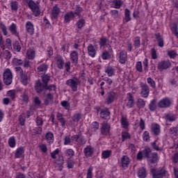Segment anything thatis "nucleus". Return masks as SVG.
I'll return each instance as SVG.
<instances>
[{
    "label": "nucleus",
    "mask_w": 178,
    "mask_h": 178,
    "mask_svg": "<svg viewBox=\"0 0 178 178\" xmlns=\"http://www.w3.org/2000/svg\"><path fill=\"white\" fill-rule=\"evenodd\" d=\"M59 152H60V149L57 148L54 151H53L50 155L52 159H56V155H59Z\"/></svg>",
    "instance_id": "0e129e2a"
},
{
    "label": "nucleus",
    "mask_w": 178,
    "mask_h": 178,
    "mask_svg": "<svg viewBox=\"0 0 178 178\" xmlns=\"http://www.w3.org/2000/svg\"><path fill=\"white\" fill-rule=\"evenodd\" d=\"M109 42V39L105 36H102L100 38L99 41V44L100 46V48H102V47L106 46V44Z\"/></svg>",
    "instance_id": "58836bf2"
},
{
    "label": "nucleus",
    "mask_w": 178,
    "mask_h": 178,
    "mask_svg": "<svg viewBox=\"0 0 178 178\" xmlns=\"http://www.w3.org/2000/svg\"><path fill=\"white\" fill-rule=\"evenodd\" d=\"M127 61V52L124 50H122L119 54V62L122 63V65H124Z\"/></svg>",
    "instance_id": "a211bd4d"
},
{
    "label": "nucleus",
    "mask_w": 178,
    "mask_h": 178,
    "mask_svg": "<svg viewBox=\"0 0 178 178\" xmlns=\"http://www.w3.org/2000/svg\"><path fill=\"white\" fill-rule=\"evenodd\" d=\"M15 72L19 76L21 83H22V84H24V86H27V84H29V81L30 80V78L29 77V76H27V73H26V72L23 71V69L22 68V67H15Z\"/></svg>",
    "instance_id": "20e7f679"
},
{
    "label": "nucleus",
    "mask_w": 178,
    "mask_h": 178,
    "mask_svg": "<svg viewBox=\"0 0 178 178\" xmlns=\"http://www.w3.org/2000/svg\"><path fill=\"white\" fill-rule=\"evenodd\" d=\"M25 29L26 32L30 34V35H33L34 34V24L30 21H28L25 25Z\"/></svg>",
    "instance_id": "4be33fe9"
},
{
    "label": "nucleus",
    "mask_w": 178,
    "mask_h": 178,
    "mask_svg": "<svg viewBox=\"0 0 178 178\" xmlns=\"http://www.w3.org/2000/svg\"><path fill=\"white\" fill-rule=\"evenodd\" d=\"M131 20V17L130 16V10L126 8L124 10V22L125 23H129Z\"/></svg>",
    "instance_id": "79ce46f5"
},
{
    "label": "nucleus",
    "mask_w": 178,
    "mask_h": 178,
    "mask_svg": "<svg viewBox=\"0 0 178 178\" xmlns=\"http://www.w3.org/2000/svg\"><path fill=\"white\" fill-rule=\"evenodd\" d=\"M173 104V101L169 97H164L161 99L157 104L159 108H170Z\"/></svg>",
    "instance_id": "6e6552de"
},
{
    "label": "nucleus",
    "mask_w": 178,
    "mask_h": 178,
    "mask_svg": "<svg viewBox=\"0 0 178 178\" xmlns=\"http://www.w3.org/2000/svg\"><path fill=\"white\" fill-rule=\"evenodd\" d=\"M130 138H131V136L130 135V134H129V132H127V131L122 132V143H124V141H126V140H127V139L130 140Z\"/></svg>",
    "instance_id": "de8ad7c7"
},
{
    "label": "nucleus",
    "mask_w": 178,
    "mask_h": 178,
    "mask_svg": "<svg viewBox=\"0 0 178 178\" xmlns=\"http://www.w3.org/2000/svg\"><path fill=\"white\" fill-rule=\"evenodd\" d=\"M26 57L30 60H33L35 58V51L33 49H29L26 52Z\"/></svg>",
    "instance_id": "ea45409f"
},
{
    "label": "nucleus",
    "mask_w": 178,
    "mask_h": 178,
    "mask_svg": "<svg viewBox=\"0 0 178 178\" xmlns=\"http://www.w3.org/2000/svg\"><path fill=\"white\" fill-rule=\"evenodd\" d=\"M87 49L89 56H91V58H95V55H97V51H98V46H94L92 44H89Z\"/></svg>",
    "instance_id": "ddd939ff"
},
{
    "label": "nucleus",
    "mask_w": 178,
    "mask_h": 178,
    "mask_svg": "<svg viewBox=\"0 0 178 178\" xmlns=\"http://www.w3.org/2000/svg\"><path fill=\"white\" fill-rule=\"evenodd\" d=\"M143 141L148 143V141H149L150 140L149 132H148L147 131H145L143 134Z\"/></svg>",
    "instance_id": "680f3d73"
},
{
    "label": "nucleus",
    "mask_w": 178,
    "mask_h": 178,
    "mask_svg": "<svg viewBox=\"0 0 178 178\" xmlns=\"http://www.w3.org/2000/svg\"><path fill=\"white\" fill-rule=\"evenodd\" d=\"M152 159L150 160L151 163H156L158 162L159 158L158 157V153H152L151 155Z\"/></svg>",
    "instance_id": "864d4df0"
},
{
    "label": "nucleus",
    "mask_w": 178,
    "mask_h": 178,
    "mask_svg": "<svg viewBox=\"0 0 178 178\" xmlns=\"http://www.w3.org/2000/svg\"><path fill=\"white\" fill-rule=\"evenodd\" d=\"M24 155V147H18L15 153V158H23Z\"/></svg>",
    "instance_id": "c756f323"
},
{
    "label": "nucleus",
    "mask_w": 178,
    "mask_h": 178,
    "mask_svg": "<svg viewBox=\"0 0 178 178\" xmlns=\"http://www.w3.org/2000/svg\"><path fill=\"white\" fill-rule=\"evenodd\" d=\"M8 145L10 148H15L16 147V139L15 136H12L8 140Z\"/></svg>",
    "instance_id": "8fccbe9b"
},
{
    "label": "nucleus",
    "mask_w": 178,
    "mask_h": 178,
    "mask_svg": "<svg viewBox=\"0 0 178 178\" xmlns=\"http://www.w3.org/2000/svg\"><path fill=\"white\" fill-rule=\"evenodd\" d=\"M86 24V20H84V19H80L77 22H76V26L77 28L79 30H81V29H83V27H84V25Z\"/></svg>",
    "instance_id": "5fc2aeb1"
},
{
    "label": "nucleus",
    "mask_w": 178,
    "mask_h": 178,
    "mask_svg": "<svg viewBox=\"0 0 178 178\" xmlns=\"http://www.w3.org/2000/svg\"><path fill=\"white\" fill-rule=\"evenodd\" d=\"M151 147L154 149V151H163V144L162 141L159 140H156L153 143H150Z\"/></svg>",
    "instance_id": "4468645a"
},
{
    "label": "nucleus",
    "mask_w": 178,
    "mask_h": 178,
    "mask_svg": "<svg viewBox=\"0 0 178 178\" xmlns=\"http://www.w3.org/2000/svg\"><path fill=\"white\" fill-rule=\"evenodd\" d=\"M127 104H126V106H127L128 108H133V106H134V97L133 96V95L131 93H127Z\"/></svg>",
    "instance_id": "dca6fc26"
},
{
    "label": "nucleus",
    "mask_w": 178,
    "mask_h": 178,
    "mask_svg": "<svg viewBox=\"0 0 178 178\" xmlns=\"http://www.w3.org/2000/svg\"><path fill=\"white\" fill-rule=\"evenodd\" d=\"M112 154V151L111 150H105L102 152V158L104 159H106V158H109Z\"/></svg>",
    "instance_id": "69168bd1"
},
{
    "label": "nucleus",
    "mask_w": 178,
    "mask_h": 178,
    "mask_svg": "<svg viewBox=\"0 0 178 178\" xmlns=\"http://www.w3.org/2000/svg\"><path fill=\"white\" fill-rule=\"evenodd\" d=\"M80 119H81V113H76L72 117L73 122H80Z\"/></svg>",
    "instance_id": "338daca9"
},
{
    "label": "nucleus",
    "mask_w": 178,
    "mask_h": 178,
    "mask_svg": "<svg viewBox=\"0 0 178 178\" xmlns=\"http://www.w3.org/2000/svg\"><path fill=\"white\" fill-rule=\"evenodd\" d=\"M105 73H106L108 77H112V76H115V68L112 66L108 65L105 68Z\"/></svg>",
    "instance_id": "2f4dec72"
},
{
    "label": "nucleus",
    "mask_w": 178,
    "mask_h": 178,
    "mask_svg": "<svg viewBox=\"0 0 178 178\" xmlns=\"http://www.w3.org/2000/svg\"><path fill=\"white\" fill-rule=\"evenodd\" d=\"M120 122L122 129H127L129 126V119H127V116L126 115H122Z\"/></svg>",
    "instance_id": "cd10ccee"
},
{
    "label": "nucleus",
    "mask_w": 178,
    "mask_h": 178,
    "mask_svg": "<svg viewBox=\"0 0 178 178\" xmlns=\"http://www.w3.org/2000/svg\"><path fill=\"white\" fill-rule=\"evenodd\" d=\"M142 152L144 158H147V159H149V158H151V155L152 154V149L151 147H145Z\"/></svg>",
    "instance_id": "7c9ffc66"
},
{
    "label": "nucleus",
    "mask_w": 178,
    "mask_h": 178,
    "mask_svg": "<svg viewBox=\"0 0 178 178\" xmlns=\"http://www.w3.org/2000/svg\"><path fill=\"white\" fill-rule=\"evenodd\" d=\"M147 84H149L151 88H153V90H155V88H156V83L152 79V78L148 77L147 79Z\"/></svg>",
    "instance_id": "a18cd8bd"
},
{
    "label": "nucleus",
    "mask_w": 178,
    "mask_h": 178,
    "mask_svg": "<svg viewBox=\"0 0 178 178\" xmlns=\"http://www.w3.org/2000/svg\"><path fill=\"white\" fill-rule=\"evenodd\" d=\"M156 108H158V106H156V99H154L149 104V109L151 112H154V111H156Z\"/></svg>",
    "instance_id": "4c0bfd02"
},
{
    "label": "nucleus",
    "mask_w": 178,
    "mask_h": 178,
    "mask_svg": "<svg viewBox=\"0 0 178 178\" xmlns=\"http://www.w3.org/2000/svg\"><path fill=\"white\" fill-rule=\"evenodd\" d=\"M137 106L141 109L145 106V101L143 99H138L137 102Z\"/></svg>",
    "instance_id": "e2e57ef3"
},
{
    "label": "nucleus",
    "mask_w": 178,
    "mask_h": 178,
    "mask_svg": "<svg viewBox=\"0 0 178 178\" xmlns=\"http://www.w3.org/2000/svg\"><path fill=\"white\" fill-rule=\"evenodd\" d=\"M48 70V65L42 64L38 67V73H41V72H47Z\"/></svg>",
    "instance_id": "3c124183"
},
{
    "label": "nucleus",
    "mask_w": 178,
    "mask_h": 178,
    "mask_svg": "<svg viewBox=\"0 0 178 178\" xmlns=\"http://www.w3.org/2000/svg\"><path fill=\"white\" fill-rule=\"evenodd\" d=\"M0 29H1L3 35H8V27H6V25H5L2 22H1L0 23Z\"/></svg>",
    "instance_id": "4d7b16f0"
},
{
    "label": "nucleus",
    "mask_w": 178,
    "mask_h": 178,
    "mask_svg": "<svg viewBox=\"0 0 178 178\" xmlns=\"http://www.w3.org/2000/svg\"><path fill=\"white\" fill-rule=\"evenodd\" d=\"M13 63L15 66H22L24 63L23 60L19 58H13Z\"/></svg>",
    "instance_id": "bf43d9fd"
},
{
    "label": "nucleus",
    "mask_w": 178,
    "mask_h": 178,
    "mask_svg": "<svg viewBox=\"0 0 178 178\" xmlns=\"http://www.w3.org/2000/svg\"><path fill=\"white\" fill-rule=\"evenodd\" d=\"M65 154L68 159H72V158L74 156V150L72 149H67L65 150Z\"/></svg>",
    "instance_id": "c03bdc74"
},
{
    "label": "nucleus",
    "mask_w": 178,
    "mask_h": 178,
    "mask_svg": "<svg viewBox=\"0 0 178 178\" xmlns=\"http://www.w3.org/2000/svg\"><path fill=\"white\" fill-rule=\"evenodd\" d=\"M8 30L13 35H15V37H19V32L17 31V26L16 24L13 23L11 25H10Z\"/></svg>",
    "instance_id": "393cba45"
},
{
    "label": "nucleus",
    "mask_w": 178,
    "mask_h": 178,
    "mask_svg": "<svg viewBox=\"0 0 178 178\" xmlns=\"http://www.w3.org/2000/svg\"><path fill=\"white\" fill-rule=\"evenodd\" d=\"M49 80H51V76L47 74H44L42 75V81L43 83L40 80L35 81V90L38 94H42L44 92V89L47 88Z\"/></svg>",
    "instance_id": "f257e3e1"
},
{
    "label": "nucleus",
    "mask_w": 178,
    "mask_h": 178,
    "mask_svg": "<svg viewBox=\"0 0 178 178\" xmlns=\"http://www.w3.org/2000/svg\"><path fill=\"white\" fill-rule=\"evenodd\" d=\"M45 140L47 141L49 145L53 144L54 140V134L51 131H48L45 135Z\"/></svg>",
    "instance_id": "c85d7f7f"
},
{
    "label": "nucleus",
    "mask_w": 178,
    "mask_h": 178,
    "mask_svg": "<svg viewBox=\"0 0 178 178\" xmlns=\"http://www.w3.org/2000/svg\"><path fill=\"white\" fill-rule=\"evenodd\" d=\"M72 141H75V143H77L79 145H85L86 143H87V140L85 139L82 133H79L76 135L72 136Z\"/></svg>",
    "instance_id": "9b49d317"
},
{
    "label": "nucleus",
    "mask_w": 178,
    "mask_h": 178,
    "mask_svg": "<svg viewBox=\"0 0 178 178\" xmlns=\"http://www.w3.org/2000/svg\"><path fill=\"white\" fill-rule=\"evenodd\" d=\"M56 65L58 69L62 70L63 69V66H65L66 72H70V61H67L65 63V60H63V57L62 56L57 54L55 57Z\"/></svg>",
    "instance_id": "f03ea898"
},
{
    "label": "nucleus",
    "mask_w": 178,
    "mask_h": 178,
    "mask_svg": "<svg viewBox=\"0 0 178 178\" xmlns=\"http://www.w3.org/2000/svg\"><path fill=\"white\" fill-rule=\"evenodd\" d=\"M121 163L124 169H127L129 165H130V158L127 156H123L121 159Z\"/></svg>",
    "instance_id": "a878e982"
},
{
    "label": "nucleus",
    "mask_w": 178,
    "mask_h": 178,
    "mask_svg": "<svg viewBox=\"0 0 178 178\" xmlns=\"http://www.w3.org/2000/svg\"><path fill=\"white\" fill-rule=\"evenodd\" d=\"M153 178H163L166 176L168 171L165 168L152 169L151 170Z\"/></svg>",
    "instance_id": "1a4fd4ad"
},
{
    "label": "nucleus",
    "mask_w": 178,
    "mask_h": 178,
    "mask_svg": "<svg viewBox=\"0 0 178 178\" xmlns=\"http://www.w3.org/2000/svg\"><path fill=\"white\" fill-rule=\"evenodd\" d=\"M60 105H61V106L65 108L67 111H70V103L68 102L67 101L64 100V101L61 102Z\"/></svg>",
    "instance_id": "052dcab7"
},
{
    "label": "nucleus",
    "mask_w": 178,
    "mask_h": 178,
    "mask_svg": "<svg viewBox=\"0 0 178 178\" xmlns=\"http://www.w3.org/2000/svg\"><path fill=\"white\" fill-rule=\"evenodd\" d=\"M13 80V74L9 69H6L3 74V81L6 86H10Z\"/></svg>",
    "instance_id": "423d86ee"
},
{
    "label": "nucleus",
    "mask_w": 178,
    "mask_h": 178,
    "mask_svg": "<svg viewBox=\"0 0 178 178\" xmlns=\"http://www.w3.org/2000/svg\"><path fill=\"white\" fill-rule=\"evenodd\" d=\"M33 131L34 136H37V134L41 135V134H42V127H35L33 129Z\"/></svg>",
    "instance_id": "13d9d810"
},
{
    "label": "nucleus",
    "mask_w": 178,
    "mask_h": 178,
    "mask_svg": "<svg viewBox=\"0 0 178 178\" xmlns=\"http://www.w3.org/2000/svg\"><path fill=\"white\" fill-rule=\"evenodd\" d=\"M103 80L106 82V88H111V86H112L113 81L109 77H104Z\"/></svg>",
    "instance_id": "09e8293b"
},
{
    "label": "nucleus",
    "mask_w": 178,
    "mask_h": 178,
    "mask_svg": "<svg viewBox=\"0 0 178 178\" xmlns=\"http://www.w3.org/2000/svg\"><path fill=\"white\" fill-rule=\"evenodd\" d=\"M74 16L73 15V11H70L67 13L64 16V22L65 23H70L72 19H74Z\"/></svg>",
    "instance_id": "473e14b6"
},
{
    "label": "nucleus",
    "mask_w": 178,
    "mask_h": 178,
    "mask_svg": "<svg viewBox=\"0 0 178 178\" xmlns=\"http://www.w3.org/2000/svg\"><path fill=\"white\" fill-rule=\"evenodd\" d=\"M100 133L102 136H111V124L108 122H103L101 124Z\"/></svg>",
    "instance_id": "0eeeda50"
},
{
    "label": "nucleus",
    "mask_w": 178,
    "mask_h": 178,
    "mask_svg": "<svg viewBox=\"0 0 178 178\" xmlns=\"http://www.w3.org/2000/svg\"><path fill=\"white\" fill-rule=\"evenodd\" d=\"M151 131L154 136H159V134H161V126L158 124H152L151 126Z\"/></svg>",
    "instance_id": "412c9836"
},
{
    "label": "nucleus",
    "mask_w": 178,
    "mask_h": 178,
    "mask_svg": "<svg viewBox=\"0 0 178 178\" xmlns=\"http://www.w3.org/2000/svg\"><path fill=\"white\" fill-rule=\"evenodd\" d=\"M165 119L166 122H175L176 119H177V115L172 113L165 114Z\"/></svg>",
    "instance_id": "c9c22d12"
},
{
    "label": "nucleus",
    "mask_w": 178,
    "mask_h": 178,
    "mask_svg": "<svg viewBox=\"0 0 178 178\" xmlns=\"http://www.w3.org/2000/svg\"><path fill=\"white\" fill-rule=\"evenodd\" d=\"M99 115L101 119H104V120H109L111 119V111H109V108H108L102 109Z\"/></svg>",
    "instance_id": "2eb2a0df"
},
{
    "label": "nucleus",
    "mask_w": 178,
    "mask_h": 178,
    "mask_svg": "<svg viewBox=\"0 0 178 178\" xmlns=\"http://www.w3.org/2000/svg\"><path fill=\"white\" fill-rule=\"evenodd\" d=\"M102 58L104 60H106L108 59H111V58L112 57V54H111V53L106 50H104L102 54Z\"/></svg>",
    "instance_id": "37998d69"
},
{
    "label": "nucleus",
    "mask_w": 178,
    "mask_h": 178,
    "mask_svg": "<svg viewBox=\"0 0 178 178\" xmlns=\"http://www.w3.org/2000/svg\"><path fill=\"white\" fill-rule=\"evenodd\" d=\"M56 86L55 85H50V86H48L44 88L43 89V92H42V94L43 93L44 95L47 94V92L48 91H56Z\"/></svg>",
    "instance_id": "a19ab883"
},
{
    "label": "nucleus",
    "mask_w": 178,
    "mask_h": 178,
    "mask_svg": "<svg viewBox=\"0 0 178 178\" xmlns=\"http://www.w3.org/2000/svg\"><path fill=\"white\" fill-rule=\"evenodd\" d=\"M81 12H83V8H81L80 6H76L73 15L75 17H76V16L81 17Z\"/></svg>",
    "instance_id": "e433bc0d"
},
{
    "label": "nucleus",
    "mask_w": 178,
    "mask_h": 178,
    "mask_svg": "<svg viewBox=\"0 0 178 178\" xmlns=\"http://www.w3.org/2000/svg\"><path fill=\"white\" fill-rule=\"evenodd\" d=\"M64 145H73V140L72 139V136H66L64 139Z\"/></svg>",
    "instance_id": "49530a36"
},
{
    "label": "nucleus",
    "mask_w": 178,
    "mask_h": 178,
    "mask_svg": "<svg viewBox=\"0 0 178 178\" xmlns=\"http://www.w3.org/2000/svg\"><path fill=\"white\" fill-rule=\"evenodd\" d=\"M65 84L67 87L71 88L72 91L76 92L77 91V88L81 84V81L77 77H73L70 79L65 81Z\"/></svg>",
    "instance_id": "7ed1b4c3"
},
{
    "label": "nucleus",
    "mask_w": 178,
    "mask_h": 178,
    "mask_svg": "<svg viewBox=\"0 0 178 178\" xmlns=\"http://www.w3.org/2000/svg\"><path fill=\"white\" fill-rule=\"evenodd\" d=\"M140 97L142 98H147L149 97V86L144 82L140 83Z\"/></svg>",
    "instance_id": "9d476101"
},
{
    "label": "nucleus",
    "mask_w": 178,
    "mask_h": 178,
    "mask_svg": "<svg viewBox=\"0 0 178 178\" xmlns=\"http://www.w3.org/2000/svg\"><path fill=\"white\" fill-rule=\"evenodd\" d=\"M28 6L32 10L33 15L35 16V17L41 15V9H40L39 3H36L33 0H29L28 1Z\"/></svg>",
    "instance_id": "39448f33"
},
{
    "label": "nucleus",
    "mask_w": 178,
    "mask_h": 178,
    "mask_svg": "<svg viewBox=\"0 0 178 178\" xmlns=\"http://www.w3.org/2000/svg\"><path fill=\"white\" fill-rule=\"evenodd\" d=\"M29 93H27V92L26 91H24L20 96V100L23 104H29Z\"/></svg>",
    "instance_id": "72a5a7b5"
},
{
    "label": "nucleus",
    "mask_w": 178,
    "mask_h": 178,
    "mask_svg": "<svg viewBox=\"0 0 178 178\" xmlns=\"http://www.w3.org/2000/svg\"><path fill=\"white\" fill-rule=\"evenodd\" d=\"M60 13V8L58 7V5L56 4L54 6H53V8L51 10V16L53 19H58V16H59V14Z\"/></svg>",
    "instance_id": "bb28decb"
},
{
    "label": "nucleus",
    "mask_w": 178,
    "mask_h": 178,
    "mask_svg": "<svg viewBox=\"0 0 178 178\" xmlns=\"http://www.w3.org/2000/svg\"><path fill=\"white\" fill-rule=\"evenodd\" d=\"M13 49L15 51H17V52H20L22 51V46L20 45V42L19 41H15L13 44Z\"/></svg>",
    "instance_id": "6e6d98bb"
},
{
    "label": "nucleus",
    "mask_w": 178,
    "mask_h": 178,
    "mask_svg": "<svg viewBox=\"0 0 178 178\" xmlns=\"http://www.w3.org/2000/svg\"><path fill=\"white\" fill-rule=\"evenodd\" d=\"M43 94V95H44V105H49V104H52L53 101H54V95H52V93L49 92L47 94Z\"/></svg>",
    "instance_id": "5701e85b"
},
{
    "label": "nucleus",
    "mask_w": 178,
    "mask_h": 178,
    "mask_svg": "<svg viewBox=\"0 0 178 178\" xmlns=\"http://www.w3.org/2000/svg\"><path fill=\"white\" fill-rule=\"evenodd\" d=\"M115 97H116V93H115L114 92H108L107 97L106 98V104H107V105L112 104V102L115 101Z\"/></svg>",
    "instance_id": "aec40b11"
},
{
    "label": "nucleus",
    "mask_w": 178,
    "mask_h": 178,
    "mask_svg": "<svg viewBox=\"0 0 178 178\" xmlns=\"http://www.w3.org/2000/svg\"><path fill=\"white\" fill-rule=\"evenodd\" d=\"M170 66H172V63H170L169 60H165L159 62L157 67L160 72H162V70H166L167 69H169Z\"/></svg>",
    "instance_id": "f8f14e48"
},
{
    "label": "nucleus",
    "mask_w": 178,
    "mask_h": 178,
    "mask_svg": "<svg viewBox=\"0 0 178 178\" xmlns=\"http://www.w3.org/2000/svg\"><path fill=\"white\" fill-rule=\"evenodd\" d=\"M178 129L177 127H171L169 129V134L170 136H176L177 134Z\"/></svg>",
    "instance_id": "774afa93"
},
{
    "label": "nucleus",
    "mask_w": 178,
    "mask_h": 178,
    "mask_svg": "<svg viewBox=\"0 0 178 178\" xmlns=\"http://www.w3.org/2000/svg\"><path fill=\"white\" fill-rule=\"evenodd\" d=\"M154 36L157 41L158 46L160 47V48H163L165 45V40H163V37L161 36L159 33H155Z\"/></svg>",
    "instance_id": "6ab92c4d"
},
{
    "label": "nucleus",
    "mask_w": 178,
    "mask_h": 178,
    "mask_svg": "<svg viewBox=\"0 0 178 178\" xmlns=\"http://www.w3.org/2000/svg\"><path fill=\"white\" fill-rule=\"evenodd\" d=\"M138 177L139 178L147 177V169H145L144 167L139 168L138 170Z\"/></svg>",
    "instance_id": "f704fd0d"
},
{
    "label": "nucleus",
    "mask_w": 178,
    "mask_h": 178,
    "mask_svg": "<svg viewBox=\"0 0 178 178\" xmlns=\"http://www.w3.org/2000/svg\"><path fill=\"white\" fill-rule=\"evenodd\" d=\"M10 8L15 12H17V9H19V3L16 1H12L10 3Z\"/></svg>",
    "instance_id": "603ef678"
},
{
    "label": "nucleus",
    "mask_w": 178,
    "mask_h": 178,
    "mask_svg": "<svg viewBox=\"0 0 178 178\" xmlns=\"http://www.w3.org/2000/svg\"><path fill=\"white\" fill-rule=\"evenodd\" d=\"M83 154L86 158H90L94 154V148L91 145H88L83 149Z\"/></svg>",
    "instance_id": "f3484780"
},
{
    "label": "nucleus",
    "mask_w": 178,
    "mask_h": 178,
    "mask_svg": "<svg viewBox=\"0 0 178 178\" xmlns=\"http://www.w3.org/2000/svg\"><path fill=\"white\" fill-rule=\"evenodd\" d=\"M72 63L77 65L79 63V53L76 51H72L70 54Z\"/></svg>",
    "instance_id": "b1692460"
}]
</instances>
